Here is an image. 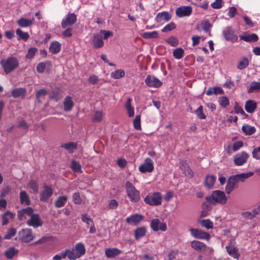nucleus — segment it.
<instances>
[{"instance_id": "1", "label": "nucleus", "mask_w": 260, "mask_h": 260, "mask_svg": "<svg viewBox=\"0 0 260 260\" xmlns=\"http://www.w3.org/2000/svg\"><path fill=\"white\" fill-rule=\"evenodd\" d=\"M66 251L69 259L75 260L84 254L86 250L83 244L79 242L77 243L74 248L66 249Z\"/></svg>"}, {"instance_id": "2", "label": "nucleus", "mask_w": 260, "mask_h": 260, "mask_svg": "<svg viewBox=\"0 0 260 260\" xmlns=\"http://www.w3.org/2000/svg\"><path fill=\"white\" fill-rule=\"evenodd\" d=\"M0 64L7 74L16 69L19 66L18 60L15 57L3 59L1 60Z\"/></svg>"}, {"instance_id": "3", "label": "nucleus", "mask_w": 260, "mask_h": 260, "mask_svg": "<svg viewBox=\"0 0 260 260\" xmlns=\"http://www.w3.org/2000/svg\"><path fill=\"white\" fill-rule=\"evenodd\" d=\"M125 191L131 202L135 203L140 201L141 199L140 191L129 181H127L125 183Z\"/></svg>"}, {"instance_id": "4", "label": "nucleus", "mask_w": 260, "mask_h": 260, "mask_svg": "<svg viewBox=\"0 0 260 260\" xmlns=\"http://www.w3.org/2000/svg\"><path fill=\"white\" fill-rule=\"evenodd\" d=\"M208 202L210 204H215L219 203L224 205L227 201V198L223 191L220 190L214 191L212 194L206 198Z\"/></svg>"}, {"instance_id": "5", "label": "nucleus", "mask_w": 260, "mask_h": 260, "mask_svg": "<svg viewBox=\"0 0 260 260\" xmlns=\"http://www.w3.org/2000/svg\"><path fill=\"white\" fill-rule=\"evenodd\" d=\"M162 197L159 192L149 193L145 198V203L151 206H158L161 204Z\"/></svg>"}, {"instance_id": "6", "label": "nucleus", "mask_w": 260, "mask_h": 260, "mask_svg": "<svg viewBox=\"0 0 260 260\" xmlns=\"http://www.w3.org/2000/svg\"><path fill=\"white\" fill-rule=\"evenodd\" d=\"M249 157V154L246 151H241L237 153L233 157L234 163L236 166H241L246 164Z\"/></svg>"}, {"instance_id": "7", "label": "nucleus", "mask_w": 260, "mask_h": 260, "mask_svg": "<svg viewBox=\"0 0 260 260\" xmlns=\"http://www.w3.org/2000/svg\"><path fill=\"white\" fill-rule=\"evenodd\" d=\"M154 170V163L153 161L149 157L145 159L143 164L139 167V171L142 173L152 172Z\"/></svg>"}, {"instance_id": "8", "label": "nucleus", "mask_w": 260, "mask_h": 260, "mask_svg": "<svg viewBox=\"0 0 260 260\" xmlns=\"http://www.w3.org/2000/svg\"><path fill=\"white\" fill-rule=\"evenodd\" d=\"M189 231L191 236L195 238L207 240H209L210 239V234L207 232L202 231L201 230L196 228H190L189 229Z\"/></svg>"}, {"instance_id": "9", "label": "nucleus", "mask_w": 260, "mask_h": 260, "mask_svg": "<svg viewBox=\"0 0 260 260\" xmlns=\"http://www.w3.org/2000/svg\"><path fill=\"white\" fill-rule=\"evenodd\" d=\"M19 239L25 243H28L34 239L32 230L30 229H24L19 232Z\"/></svg>"}, {"instance_id": "10", "label": "nucleus", "mask_w": 260, "mask_h": 260, "mask_svg": "<svg viewBox=\"0 0 260 260\" xmlns=\"http://www.w3.org/2000/svg\"><path fill=\"white\" fill-rule=\"evenodd\" d=\"M52 194L53 189L52 187L47 185H44L43 190L40 193V200L41 202H46Z\"/></svg>"}, {"instance_id": "11", "label": "nucleus", "mask_w": 260, "mask_h": 260, "mask_svg": "<svg viewBox=\"0 0 260 260\" xmlns=\"http://www.w3.org/2000/svg\"><path fill=\"white\" fill-rule=\"evenodd\" d=\"M145 82L148 86L154 88H158L162 84V82L158 78L151 75L146 77Z\"/></svg>"}, {"instance_id": "12", "label": "nucleus", "mask_w": 260, "mask_h": 260, "mask_svg": "<svg viewBox=\"0 0 260 260\" xmlns=\"http://www.w3.org/2000/svg\"><path fill=\"white\" fill-rule=\"evenodd\" d=\"M192 11V9L191 6H182L177 8L176 14L180 18L189 16L191 14Z\"/></svg>"}, {"instance_id": "13", "label": "nucleus", "mask_w": 260, "mask_h": 260, "mask_svg": "<svg viewBox=\"0 0 260 260\" xmlns=\"http://www.w3.org/2000/svg\"><path fill=\"white\" fill-rule=\"evenodd\" d=\"M150 226L154 231H166L167 230V225L165 222H160L159 219L155 218L151 220Z\"/></svg>"}, {"instance_id": "14", "label": "nucleus", "mask_w": 260, "mask_h": 260, "mask_svg": "<svg viewBox=\"0 0 260 260\" xmlns=\"http://www.w3.org/2000/svg\"><path fill=\"white\" fill-rule=\"evenodd\" d=\"M76 21V15L74 13H69L67 15L64 19L62 20L61 27L65 28L68 26L74 24Z\"/></svg>"}, {"instance_id": "15", "label": "nucleus", "mask_w": 260, "mask_h": 260, "mask_svg": "<svg viewBox=\"0 0 260 260\" xmlns=\"http://www.w3.org/2000/svg\"><path fill=\"white\" fill-rule=\"evenodd\" d=\"M237 182L233 177L231 176L227 181L225 191L227 194H230L235 188L238 187Z\"/></svg>"}, {"instance_id": "16", "label": "nucleus", "mask_w": 260, "mask_h": 260, "mask_svg": "<svg viewBox=\"0 0 260 260\" xmlns=\"http://www.w3.org/2000/svg\"><path fill=\"white\" fill-rule=\"evenodd\" d=\"M27 224L29 226H32L35 228L40 226L42 224V222L38 214H34L31 215L30 219L27 221Z\"/></svg>"}, {"instance_id": "17", "label": "nucleus", "mask_w": 260, "mask_h": 260, "mask_svg": "<svg viewBox=\"0 0 260 260\" xmlns=\"http://www.w3.org/2000/svg\"><path fill=\"white\" fill-rule=\"evenodd\" d=\"M191 247L194 250L199 251L205 250L207 248L206 245L203 243L199 241L193 240L190 243ZM208 249L210 251H212V249L209 247Z\"/></svg>"}, {"instance_id": "18", "label": "nucleus", "mask_w": 260, "mask_h": 260, "mask_svg": "<svg viewBox=\"0 0 260 260\" xmlns=\"http://www.w3.org/2000/svg\"><path fill=\"white\" fill-rule=\"evenodd\" d=\"M143 218V216L140 214H133L126 219V222L128 224L135 225L138 224Z\"/></svg>"}, {"instance_id": "19", "label": "nucleus", "mask_w": 260, "mask_h": 260, "mask_svg": "<svg viewBox=\"0 0 260 260\" xmlns=\"http://www.w3.org/2000/svg\"><path fill=\"white\" fill-rule=\"evenodd\" d=\"M34 210L31 207H27L24 209H22L18 211V217L19 219L23 220L24 218L25 219L26 216H31L33 214Z\"/></svg>"}, {"instance_id": "20", "label": "nucleus", "mask_w": 260, "mask_h": 260, "mask_svg": "<svg viewBox=\"0 0 260 260\" xmlns=\"http://www.w3.org/2000/svg\"><path fill=\"white\" fill-rule=\"evenodd\" d=\"M228 254L234 258L238 259L240 256V254L239 253V250L234 245H229L225 247Z\"/></svg>"}, {"instance_id": "21", "label": "nucleus", "mask_w": 260, "mask_h": 260, "mask_svg": "<svg viewBox=\"0 0 260 260\" xmlns=\"http://www.w3.org/2000/svg\"><path fill=\"white\" fill-rule=\"evenodd\" d=\"M223 35L228 41H237L238 40L237 36L235 34L234 30L230 27L226 28L223 31Z\"/></svg>"}, {"instance_id": "22", "label": "nucleus", "mask_w": 260, "mask_h": 260, "mask_svg": "<svg viewBox=\"0 0 260 260\" xmlns=\"http://www.w3.org/2000/svg\"><path fill=\"white\" fill-rule=\"evenodd\" d=\"M34 21V18L28 19L24 17H21L17 21V23L21 27H27L32 25Z\"/></svg>"}, {"instance_id": "23", "label": "nucleus", "mask_w": 260, "mask_h": 260, "mask_svg": "<svg viewBox=\"0 0 260 260\" xmlns=\"http://www.w3.org/2000/svg\"><path fill=\"white\" fill-rule=\"evenodd\" d=\"M254 173L252 172H248L246 173H241L235 175H233L237 183L239 182H244L245 180L252 176Z\"/></svg>"}, {"instance_id": "24", "label": "nucleus", "mask_w": 260, "mask_h": 260, "mask_svg": "<svg viewBox=\"0 0 260 260\" xmlns=\"http://www.w3.org/2000/svg\"><path fill=\"white\" fill-rule=\"evenodd\" d=\"M101 34L99 33L94 34L93 36V46L95 48L102 47L104 45V42Z\"/></svg>"}, {"instance_id": "25", "label": "nucleus", "mask_w": 260, "mask_h": 260, "mask_svg": "<svg viewBox=\"0 0 260 260\" xmlns=\"http://www.w3.org/2000/svg\"><path fill=\"white\" fill-rule=\"evenodd\" d=\"M171 16L169 12L164 11L158 13L157 14L155 17V20L157 22H161L163 21L168 22L171 19Z\"/></svg>"}, {"instance_id": "26", "label": "nucleus", "mask_w": 260, "mask_h": 260, "mask_svg": "<svg viewBox=\"0 0 260 260\" xmlns=\"http://www.w3.org/2000/svg\"><path fill=\"white\" fill-rule=\"evenodd\" d=\"M121 252V251L117 248H108L105 249V254L107 258L114 257Z\"/></svg>"}, {"instance_id": "27", "label": "nucleus", "mask_w": 260, "mask_h": 260, "mask_svg": "<svg viewBox=\"0 0 260 260\" xmlns=\"http://www.w3.org/2000/svg\"><path fill=\"white\" fill-rule=\"evenodd\" d=\"M257 107V103L253 100L247 101L245 105V110L249 113H253Z\"/></svg>"}, {"instance_id": "28", "label": "nucleus", "mask_w": 260, "mask_h": 260, "mask_svg": "<svg viewBox=\"0 0 260 260\" xmlns=\"http://www.w3.org/2000/svg\"><path fill=\"white\" fill-rule=\"evenodd\" d=\"M51 67V63L49 61L42 62L39 63L37 67V70L39 73H42L46 71H48Z\"/></svg>"}, {"instance_id": "29", "label": "nucleus", "mask_w": 260, "mask_h": 260, "mask_svg": "<svg viewBox=\"0 0 260 260\" xmlns=\"http://www.w3.org/2000/svg\"><path fill=\"white\" fill-rule=\"evenodd\" d=\"M20 203L25 205H29L30 201L28 195L25 191H21L19 194Z\"/></svg>"}, {"instance_id": "30", "label": "nucleus", "mask_w": 260, "mask_h": 260, "mask_svg": "<svg viewBox=\"0 0 260 260\" xmlns=\"http://www.w3.org/2000/svg\"><path fill=\"white\" fill-rule=\"evenodd\" d=\"M63 107L65 111H70L74 106V102L70 96L65 98L63 102Z\"/></svg>"}, {"instance_id": "31", "label": "nucleus", "mask_w": 260, "mask_h": 260, "mask_svg": "<svg viewBox=\"0 0 260 260\" xmlns=\"http://www.w3.org/2000/svg\"><path fill=\"white\" fill-rule=\"evenodd\" d=\"M241 40L247 42H254L258 40V37L255 34H247L240 37Z\"/></svg>"}, {"instance_id": "32", "label": "nucleus", "mask_w": 260, "mask_h": 260, "mask_svg": "<svg viewBox=\"0 0 260 260\" xmlns=\"http://www.w3.org/2000/svg\"><path fill=\"white\" fill-rule=\"evenodd\" d=\"M16 34L18 36V40H23L27 41L29 38V35L27 32H23L20 28H17L16 30Z\"/></svg>"}, {"instance_id": "33", "label": "nucleus", "mask_w": 260, "mask_h": 260, "mask_svg": "<svg viewBox=\"0 0 260 260\" xmlns=\"http://www.w3.org/2000/svg\"><path fill=\"white\" fill-rule=\"evenodd\" d=\"M147 230L145 227L142 226L137 228L135 231V237L137 240H139L142 237L145 236Z\"/></svg>"}, {"instance_id": "34", "label": "nucleus", "mask_w": 260, "mask_h": 260, "mask_svg": "<svg viewBox=\"0 0 260 260\" xmlns=\"http://www.w3.org/2000/svg\"><path fill=\"white\" fill-rule=\"evenodd\" d=\"M26 93V90L23 88H19L14 89L12 91V95L15 98H23Z\"/></svg>"}, {"instance_id": "35", "label": "nucleus", "mask_w": 260, "mask_h": 260, "mask_svg": "<svg viewBox=\"0 0 260 260\" xmlns=\"http://www.w3.org/2000/svg\"><path fill=\"white\" fill-rule=\"evenodd\" d=\"M68 200L66 196H59L54 202V205L57 208H60L65 205Z\"/></svg>"}, {"instance_id": "36", "label": "nucleus", "mask_w": 260, "mask_h": 260, "mask_svg": "<svg viewBox=\"0 0 260 260\" xmlns=\"http://www.w3.org/2000/svg\"><path fill=\"white\" fill-rule=\"evenodd\" d=\"M61 147L63 148L70 153H72L74 150L76 149L77 144L74 142H70L61 145Z\"/></svg>"}, {"instance_id": "37", "label": "nucleus", "mask_w": 260, "mask_h": 260, "mask_svg": "<svg viewBox=\"0 0 260 260\" xmlns=\"http://www.w3.org/2000/svg\"><path fill=\"white\" fill-rule=\"evenodd\" d=\"M61 49V44L57 41L53 42L50 45V52L53 54H56L59 52Z\"/></svg>"}, {"instance_id": "38", "label": "nucleus", "mask_w": 260, "mask_h": 260, "mask_svg": "<svg viewBox=\"0 0 260 260\" xmlns=\"http://www.w3.org/2000/svg\"><path fill=\"white\" fill-rule=\"evenodd\" d=\"M242 130L243 132L246 135H251L253 134L256 131V129L254 126H250L247 124L243 125Z\"/></svg>"}, {"instance_id": "39", "label": "nucleus", "mask_w": 260, "mask_h": 260, "mask_svg": "<svg viewBox=\"0 0 260 260\" xmlns=\"http://www.w3.org/2000/svg\"><path fill=\"white\" fill-rule=\"evenodd\" d=\"M216 178L213 175H207L205 179V184L209 188H212L216 181Z\"/></svg>"}, {"instance_id": "40", "label": "nucleus", "mask_w": 260, "mask_h": 260, "mask_svg": "<svg viewBox=\"0 0 260 260\" xmlns=\"http://www.w3.org/2000/svg\"><path fill=\"white\" fill-rule=\"evenodd\" d=\"M27 188H30L32 190L30 192L37 193L39 190V186L37 182L34 180H29L27 185Z\"/></svg>"}, {"instance_id": "41", "label": "nucleus", "mask_w": 260, "mask_h": 260, "mask_svg": "<svg viewBox=\"0 0 260 260\" xmlns=\"http://www.w3.org/2000/svg\"><path fill=\"white\" fill-rule=\"evenodd\" d=\"M260 90V82H252L248 89V93H252L254 92L258 91Z\"/></svg>"}, {"instance_id": "42", "label": "nucleus", "mask_w": 260, "mask_h": 260, "mask_svg": "<svg viewBox=\"0 0 260 260\" xmlns=\"http://www.w3.org/2000/svg\"><path fill=\"white\" fill-rule=\"evenodd\" d=\"M125 109L127 110L128 116L129 117H133L134 115V108L131 106V99H128L125 105Z\"/></svg>"}, {"instance_id": "43", "label": "nucleus", "mask_w": 260, "mask_h": 260, "mask_svg": "<svg viewBox=\"0 0 260 260\" xmlns=\"http://www.w3.org/2000/svg\"><path fill=\"white\" fill-rule=\"evenodd\" d=\"M18 252V250L14 247H10L5 252V255L8 259L12 258Z\"/></svg>"}, {"instance_id": "44", "label": "nucleus", "mask_w": 260, "mask_h": 260, "mask_svg": "<svg viewBox=\"0 0 260 260\" xmlns=\"http://www.w3.org/2000/svg\"><path fill=\"white\" fill-rule=\"evenodd\" d=\"M14 214L11 212L7 211L5 214H4L2 216V223L3 225L7 224L9 220L12 219L14 217Z\"/></svg>"}, {"instance_id": "45", "label": "nucleus", "mask_w": 260, "mask_h": 260, "mask_svg": "<svg viewBox=\"0 0 260 260\" xmlns=\"http://www.w3.org/2000/svg\"><path fill=\"white\" fill-rule=\"evenodd\" d=\"M173 54L175 58L180 59L183 57L184 54V51L181 48H178L173 51Z\"/></svg>"}, {"instance_id": "46", "label": "nucleus", "mask_w": 260, "mask_h": 260, "mask_svg": "<svg viewBox=\"0 0 260 260\" xmlns=\"http://www.w3.org/2000/svg\"><path fill=\"white\" fill-rule=\"evenodd\" d=\"M142 36L144 39L157 38L158 37L157 31L154 30L153 31H147L142 34Z\"/></svg>"}, {"instance_id": "47", "label": "nucleus", "mask_w": 260, "mask_h": 260, "mask_svg": "<svg viewBox=\"0 0 260 260\" xmlns=\"http://www.w3.org/2000/svg\"><path fill=\"white\" fill-rule=\"evenodd\" d=\"M125 76L124 70L119 69L113 72L111 74V77L114 79H119Z\"/></svg>"}, {"instance_id": "48", "label": "nucleus", "mask_w": 260, "mask_h": 260, "mask_svg": "<svg viewBox=\"0 0 260 260\" xmlns=\"http://www.w3.org/2000/svg\"><path fill=\"white\" fill-rule=\"evenodd\" d=\"M249 64V60L246 58H243L240 60L237 65V68L240 70L245 69Z\"/></svg>"}, {"instance_id": "49", "label": "nucleus", "mask_w": 260, "mask_h": 260, "mask_svg": "<svg viewBox=\"0 0 260 260\" xmlns=\"http://www.w3.org/2000/svg\"><path fill=\"white\" fill-rule=\"evenodd\" d=\"M202 226L207 229H212L213 228V223L209 219H203L200 221Z\"/></svg>"}, {"instance_id": "50", "label": "nucleus", "mask_w": 260, "mask_h": 260, "mask_svg": "<svg viewBox=\"0 0 260 260\" xmlns=\"http://www.w3.org/2000/svg\"><path fill=\"white\" fill-rule=\"evenodd\" d=\"M104 114L101 111H96L94 113L92 117V121L94 122H100L103 117Z\"/></svg>"}, {"instance_id": "51", "label": "nucleus", "mask_w": 260, "mask_h": 260, "mask_svg": "<svg viewBox=\"0 0 260 260\" xmlns=\"http://www.w3.org/2000/svg\"><path fill=\"white\" fill-rule=\"evenodd\" d=\"M71 168L75 172L82 173L81 165L79 162L76 160L72 161Z\"/></svg>"}, {"instance_id": "52", "label": "nucleus", "mask_w": 260, "mask_h": 260, "mask_svg": "<svg viewBox=\"0 0 260 260\" xmlns=\"http://www.w3.org/2000/svg\"><path fill=\"white\" fill-rule=\"evenodd\" d=\"M181 169L184 171V173L186 176L191 177L193 176V172L187 165H182L181 166Z\"/></svg>"}, {"instance_id": "53", "label": "nucleus", "mask_w": 260, "mask_h": 260, "mask_svg": "<svg viewBox=\"0 0 260 260\" xmlns=\"http://www.w3.org/2000/svg\"><path fill=\"white\" fill-rule=\"evenodd\" d=\"M166 41L171 46L175 47L178 45L179 42L177 38L175 37L172 36L166 40Z\"/></svg>"}, {"instance_id": "54", "label": "nucleus", "mask_w": 260, "mask_h": 260, "mask_svg": "<svg viewBox=\"0 0 260 260\" xmlns=\"http://www.w3.org/2000/svg\"><path fill=\"white\" fill-rule=\"evenodd\" d=\"M134 127L137 130H140L141 129V116L137 115L133 121Z\"/></svg>"}, {"instance_id": "55", "label": "nucleus", "mask_w": 260, "mask_h": 260, "mask_svg": "<svg viewBox=\"0 0 260 260\" xmlns=\"http://www.w3.org/2000/svg\"><path fill=\"white\" fill-rule=\"evenodd\" d=\"M37 51V49L35 47H31L29 48L26 55V58L31 59H32Z\"/></svg>"}, {"instance_id": "56", "label": "nucleus", "mask_w": 260, "mask_h": 260, "mask_svg": "<svg viewBox=\"0 0 260 260\" xmlns=\"http://www.w3.org/2000/svg\"><path fill=\"white\" fill-rule=\"evenodd\" d=\"M81 220L86 223L88 225H91L93 224V220L89 217L86 214H84L81 215Z\"/></svg>"}, {"instance_id": "57", "label": "nucleus", "mask_w": 260, "mask_h": 260, "mask_svg": "<svg viewBox=\"0 0 260 260\" xmlns=\"http://www.w3.org/2000/svg\"><path fill=\"white\" fill-rule=\"evenodd\" d=\"M218 102L219 105L222 107L228 106L229 104V99L226 96H222L219 98Z\"/></svg>"}, {"instance_id": "58", "label": "nucleus", "mask_w": 260, "mask_h": 260, "mask_svg": "<svg viewBox=\"0 0 260 260\" xmlns=\"http://www.w3.org/2000/svg\"><path fill=\"white\" fill-rule=\"evenodd\" d=\"M16 233V230L13 228L9 229L8 231L7 234L5 235L4 237H3V239H10L13 236H14Z\"/></svg>"}, {"instance_id": "59", "label": "nucleus", "mask_w": 260, "mask_h": 260, "mask_svg": "<svg viewBox=\"0 0 260 260\" xmlns=\"http://www.w3.org/2000/svg\"><path fill=\"white\" fill-rule=\"evenodd\" d=\"M198 117L201 119H205L206 117L203 113V107L200 106L194 112Z\"/></svg>"}, {"instance_id": "60", "label": "nucleus", "mask_w": 260, "mask_h": 260, "mask_svg": "<svg viewBox=\"0 0 260 260\" xmlns=\"http://www.w3.org/2000/svg\"><path fill=\"white\" fill-rule=\"evenodd\" d=\"M67 256V253L66 252V250L62 251L59 253L55 254L53 257V260H61L62 258H65Z\"/></svg>"}, {"instance_id": "61", "label": "nucleus", "mask_w": 260, "mask_h": 260, "mask_svg": "<svg viewBox=\"0 0 260 260\" xmlns=\"http://www.w3.org/2000/svg\"><path fill=\"white\" fill-rule=\"evenodd\" d=\"M176 25L174 22H171L169 24L166 25L162 29V31L164 32H167L175 28Z\"/></svg>"}, {"instance_id": "62", "label": "nucleus", "mask_w": 260, "mask_h": 260, "mask_svg": "<svg viewBox=\"0 0 260 260\" xmlns=\"http://www.w3.org/2000/svg\"><path fill=\"white\" fill-rule=\"evenodd\" d=\"M243 142L241 141H236L233 143V149L234 152L237 151L243 146Z\"/></svg>"}, {"instance_id": "63", "label": "nucleus", "mask_w": 260, "mask_h": 260, "mask_svg": "<svg viewBox=\"0 0 260 260\" xmlns=\"http://www.w3.org/2000/svg\"><path fill=\"white\" fill-rule=\"evenodd\" d=\"M252 157L256 159H260V147L253 149L252 151Z\"/></svg>"}, {"instance_id": "64", "label": "nucleus", "mask_w": 260, "mask_h": 260, "mask_svg": "<svg viewBox=\"0 0 260 260\" xmlns=\"http://www.w3.org/2000/svg\"><path fill=\"white\" fill-rule=\"evenodd\" d=\"M73 201L76 204H80L81 203L82 200L79 192H75L73 194Z\"/></svg>"}]
</instances>
